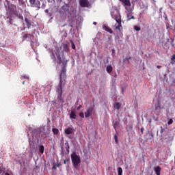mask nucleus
<instances>
[{
    "label": "nucleus",
    "instance_id": "31",
    "mask_svg": "<svg viewBox=\"0 0 175 175\" xmlns=\"http://www.w3.org/2000/svg\"><path fill=\"white\" fill-rule=\"evenodd\" d=\"M167 124L168 125H172V124H173V119H170Z\"/></svg>",
    "mask_w": 175,
    "mask_h": 175
},
{
    "label": "nucleus",
    "instance_id": "46",
    "mask_svg": "<svg viewBox=\"0 0 175 175\" xmlns=\"http://www.w3.org/2000/svg\"><path fill=\"white\" fill-rule=\"evenodd\" d=\"M2 173V169H0V174Z\"/></svg>",
    "mask_w": 175,
    "mask_h": 175
},
{
    "label": "nucleus",
    "instance_id": "38",
    "mask_svg": "<svg viewBox=\"0 0 175 175\" xmlns=\"http://www.w3.org/2000/svg\"><path fill=\"white\" fill-rule=\"evenodd\" d=\"M22 79H26L27 80H28V77H27V76H22Z\"/></svg>",
    "mask_w": 175,
    "mask_h": 175
},
{
    "label": "nucleus",
    "instance_id": "25",
    "mask_svg": "<svg viewBox=\"0 0 175 175\" xmlns=\"http://www.w3.org/2000/svg\"><path fill=\"white\" fill-rule=\"evenodd\" d=\"M65 146L67 152H69V148H70V147L69 146V143H68V142L65 143Z\"/></svg>",
    "mask_w": 175,
    "mask_h": 175
},
{
    "label": "nucleus",
    "instance_id": "37",
    "mask_svg": "<svg viewBox=\"0 0 175 175\" xmlns=\"http://www.w3.org/2000/svg\"><path fill=\"white\" fill-rule=\"evenodd\" d=\"M174 59H175V54H174V55H172V57H171V60H172V61H174Z\"/></svg>",
    "mask_w": 175,
    "mask_h": 175
},
{
    "label": "nucleus",
    "instance_id": "44",
    "mask_svg": "<svg viewBox=\"0 0 175 175\" xmlns=\"http://www.w3.org/2000/svg\"><path fill=\"white\" fill-rule=\"evenodd\" d=\"M45 13H49V10H46Z\"/></svg>",
    "mask_w": 175,
    "mask_h": 175
},
{
    "label": "nucleus",
    "instance_id": "45",
    "mask_svg": "<svg viewBox=\"0 0 175 175\" xmlns=\"http://www.w3.org/2000/svg\"><path fill=\"white\" fill-rule=\"evenodd\" d=\"M94 25H96V22L93 23Z\"/></svg>",
    "mask_w": 175,
    "mask_h": 175
},
{
    "label": "nucleus",
    "instance_id": "14",
    "mask_svg": "<svg viewBox=\"0 0 175 175\" xmlns=\"http://www.w3.org/2000/svg\"><path fill=\"white\" fill-rule=\"evenodd\" d=\"M76 117H77L76 112H75L74 111H72L70 114V118L71 120H76Z\"/></svg>",
    "mask_w": 175,
    "mask_h": 175
},
{
    "label": "nucleus",
    "instance_id": "48",
    "mask_svg": "<svg viewBox=\"0 0 175 175\" xmlns=\"http://www.w3.org/2000/svg\"><path fill=\"white\" fill-rule=\"evenodd\" d=\"M112 51H113V52H114V50H112Z\"/></svg>",
    "mask_w": 175,
    "mask_h": 175
},
{
    "label": "nucleus",
    "instance_id": "43",
    "mask_svg": "<svg viewBox=\"0 0 175 175\" xmlns=\"http://www.w3.org/2000/svg\"><path fill=\"white\" fill-rule=\"evenodd\" d=\"M126 59H131V57H126Z\"/></svg>",
    "mask_w": 175,
    "mask_h": 175
},
{
    "label": "nucleus",
    "instance_id": "29",
    "mask_svg": "<svg viewBox=\"0 0 175 175\" xmlns=\"http://www.w3.org/2000/svg\"><path fill=\"white\" fill-rule=\"evenodd\" d=\"M134 29H135V31H140V30H141V28H140V27H139V26H137V25H135V26H134Z\"/></svg>",
    "mask_w": 175,
    "mask_h": 175
},
{
    "label": "nucleus",
    "instance_id": "3",
    "mask_svg": "<svg viewBox=\"0 0 175 175\" xmlns=\"http://www.w3.org/2000/svg\"><path fill=\"white\" fill-rule=\"evenodd\" d=\"M70 157L73 167L75 168L77 167V166H79V165H80L81 162V159L80 158V156L77 155V153H76L75 152H73L71 154Z\"/></svg>",
    "mask_w": 175,
    "mask_h": 175
},
{
    "label": "nucleus",
    "instance_id": "19",
    "mask_svg": "<svg viewBox=\"0 0 175 175\" xmlns=\"http://www.w3.org/2000/svg\"><path fill=\"white\" fill-rule=\"evenodd\" d=\"M63 50L64 51H66V53H69V46H68L66 44H64L63 45Z\"/></svg>",
    "mask_w": 175,
    "mask_h": 175
},
{
    "label": "nucleus",
    "instance_id": "27",
    "mask_svg": "<svg viewBox=\"0 0 175 175\" xmlns=\"http://www.w3.org/2000/svg\"><path fill=\"white\" fill-rule=\"evenodd\" d=\"M114 139H115V143L116 144H118V137L117 136V135H114Z\"/></svg>",
    "mask_w": 175,
    "mask_h": 175
},
{
    "label": "nucleus",
    "instance_id": "11",
    "mask_svg": "<svg viewBox=\"0 0 175 175\" xmlns=\"http://www.w3.org/2000/svg\"><path fill=\"white\" fill-rule=\"evenodd\" d=\"M93 113H94V107H89L87 109V111L85 112V118H88L89 117H91Z\"/></svg>",
    "mask_w": 175,
    "mask_h": 175
},
{
    "label": "nucleus",
    "instance_id": "28",
    "mask_svg": "<svg viewBox=\"0 0 175 175\" xmlns=\"http://www.w3.org/2000/svg\"><path fill=\"white\" fill-rule=\"evenodd\" d=\"M71 47L72 50H75L76 49V45H75V43L73 42V41H71Z\"/></svg>",
    "mask_w": 175,
    "mask_h": 175
},
{
    "label": "nucleus",
    "instance_id": "15",
    "mask_svg": "<svg viewBox=\"0 0 175 175\" xmlns=\"http://www.w3.org/2000/svg\"><path fill=\"white\" fill-rule=\"evenodd\" d=\"M161 169L159 166L154 167V172L157 175H161Z\"/></svg>",
    "mask_w": 175,
    "mask_h": 175
},
{
    "label": "nucleus",
    "instance_id": "17",
    "mask_svg": "<svg viewBox=\"0 0 175 175\" xmlns=\"http://www.w3.org/2000/svg\"><path fill=\"white\" fill-rule=\"evenodd\" d=\"M114 109H116V110H120L121 108V104L120 103H116L113 104Z\"/></svg>",
    "mask_w": 175,
    "mask_h": 175
},
{
    "label": "nucleus",
    "instance_id": "13",
    "mask_svg": "<svg viewBox=\"0 0 175 175\" xmlns=\"http://www.w3.org/2000/svg\"><path fill=\"white\" fill-rule=\"evenodd\" d=\"M64 132L66 135H72L73 133V129L68 127Z\"/></svg>",
    "mask_w": 175,
    "mask_h": 175
},
{
    "label": "nucleus",
    "instance_id": "1",
    "mask_svg": "<svg viewBox=\"0 0 175 175\" xmlns=\"http://www.w3.org/2000/svg\"><path fill=\"white\" fill-rule=\"evenodd\" d=\"M51 57L52 59H55V57H57L59 64H64V66L62 68L61 73L59 75V83L56 88V91L57 92V98L58 99L62 98V88L65 87V84H66V62L67 61H65L61 58V50H59V48L56 46L55 48L54 51L52 52Z\"/></svg>",
    "mask_w": 175,
    "mask_h": 175
},
{
    "label": "nucleus",
    "instance_id": "41",
    "mask_svg": "<svg viewBox=\"0 0 175 175\" xmlns=\"http://www.w3.org/2000/svg\"><path fill=\"white\" fill-rule=\"evenodd\" d=\"M172 44V47H174V43H173V40H172V44Z\"/></svg>",
    "mask_w": 175,
    "mask_h": 175
},
{
    "label": "nucleus",
    "instance_id": "47",
    "mask_svg": "<svg viewBox=\"0 0 175 175\" xmlns=\"http://www.w3.org/2000/svg\"><path fill=\"white\" fill-rule=\"evenodd\" d=\"M25 81H23V84H25Z\"/></svg>",
    "mask_w": 175,
    "mask_h": 175
},
{
    "label": "nucleus",
    "instance_id": "23",
    "mask_svg": "<svg viewBox=\"0 0 175 175\" xmlns=\"http://www.w3.org/2000/svg\"><path fill=\"white\" fill-rule=\"evenodd\" d=\"M39 151H40V154H43L44 152V146L40 145L39 146Z\"/></svg>",
    "mask_w": 175,
    "mask_h": 175
},
{
    "label": "nucleus",
    "instance_id": "18",
    "mask_svg": "<svg viewBox=\"0 0 175 175\" xmlns=\"http://www.w3.org/2000/svg\"><path fill=\"white\" fill-rule=\"evenodd\" d=\"M104 29L105 31H107V32H109V33H114L113 30H111L109 26H104Z\"/></svg>",
    "mask_w": 175,
    "mask_h": 175
},
{
    "label": "nucleus",
    "instance_id": "34",
    "mask_svg": "<svg viewBox=\"0 0 175 175\" xmlns=\"http://www.w3.org/2000/svg\"><path fill=\"white\" fill-rule=\"evenodd\" d=\"M163 132H165V129H163L162 126H161V131L160 133L162 135V133H163Z\"/></svg>",
    "mask_w": 175,
    "mask_h": 175
},
{
    "label": "nucleus",
    "instance_id": "9",
    "mask_svg": "<svg viewBox=\"0 0 175 175\" xmlns=\"http://www.w3.org/2000/svg\"><path fill=\"white\" fill-rule=\"evenodd\" d=\"M79 5L81 8H88L90 1L88 0H79Z\"/></svg>",
    "mask_w": 175,
    "mask_h": 175
},
{
    "label": "nucleus",
    "instance_id": "7",
    "mask_svg": "<svg viewBox=\"0 0 175 175\" xmlns=\"http://www.w3.org/2000/svg\"><path fill=\"white\" fill-rule=\"evenodd\" d=\"M31 8H36L38 10L40 9V1L38 0H29Z\"/></svg>",
    "mask_w": 175,
    "mask_h": 175
},
{
    "label": "nucleus",
    "instance_id": "12",
    "mask_svg": "<svg viewBox=\"0 0 175 175\" xmlns=\"http://www.w3.org/2000/svg\"><path fill=\"white\" fill-rule=\"evenodd\" d=\"M25 21L27 28H31L32 24L31 23V20H29L27 16H25Z\"/></svg>",
    "mask_w": 175,
    "mask_h": 175
},
{
    "label": "nucleus",
    "instance_id": "35",
    "mask_svg": "<svg viewBox=\"0 0 175 175\" xmlns=\"http://www.w3.org/2000/svg\"><path fill=\"white\" fill-rule=\"evenodd\" d=\"M144 132V127H142L141 128V133H142V135H143Z\"/></svg>",
    "mask_w": 175,
    "mask_h": 175
},
{
    "label": "nucleus",
    "instance_id": "42",
    "mask_svg": "<svg viewBox=\"0 0 175 175\" xmlns=\"http://www.w3.org/2000/svg\"><path fill=\"white\" fill-rule=\"evenodd\" d=\"M157 68L158 69H161V68H162V66H157Z\"/></svg>",
    "mask_w": 175,
    "mask_h": 175
},
{
    "label": "nucleus",
    "instance_id": "33",
    "mask_svg": "<svg viewBox=\"0 0 175 175\" xmlns=\"http://www.w3.org/2000/svg\"><path fill=\"white\" fill-rule=\"evenodd\" d=\"M79 117H81V118H84V113L83 112L79 113Z\"/></svg>",
    "mask_w": 175,
    "mask_h": 175
},
{
    "label": "nucleus",
    "instance_id": "30",
    "mask_svg": "<svg viewBox=\"0 0 175 175\" xmlns=\"http://www.w3.org/2000/svg\"><path fill=\"white\" fill-rule=\"evenodd\" d=\"M41 8L42 9H44L46 8V1L42 3Z\"/></svg>",
    "mask_w": 175,
    "mask_h": 175
},
{
    "label": "nucleus",
    "instance_id": "10",
    "mask_svg": "<svg viewBox=\"0 0 175 175\" xmlns=\"http://www.w3.org/2000/svg\"><path fill=\"white\" fill-rule=\"evenodd\" d=\"M69 8H70V6L69 5V4H65L62 7V10L64 13V14H65L66 16V14H69L70 12H69Z\"/></svg>",
    "mask_w": 175,
    "mask_h": 175
},
{
    "label": "nucleus",
    "instance_id": "8",
    "mask_svg": "<svg viewBox=\"0 0 175 175\" xmlns=\"http://www.w3.org/2000/svg\"><path fill=\"white\" fill-rule=\"evenodd\" d=\"M121 2L122 5L125 8L126 10V8H131L132 4L131 3V0H119Z\"/></svg>",
    "mask_w": 175,
    "mask_h": 175
},
{
    "label": "nucleus",
    "instance_id": "26",
    "mask_svg": "<svg viewBox=\"0 0 175 175\" xmlns=\"http://www.w3.org/2000/svg\"><path fill=\"white\" fill-rule=\"evenodd\" d=\"M118 174L122 175V168L120 167H118Z\"/></svg>",
    "mask_w": 175,
    "mask_h": 175
},
{
    "label": "nucleus",
    "instance_id": "2",
    "mask_svg": "<svg viewBox=\"0 0 175 175\" xmlns=\"http://www.w3.org/2000/svg\"><path fill=\"white\" fill-rule=\"evenodd\" d=\"M111 16L113 20L116 21V24H115V31L118 29L119 32H121V27L122 25H121V14H120V11L118 10H114L111 12Z\"/></svg>",
    "mask_w": 175,
    "mask_h": 175
},
{
    "label": "nucleus",
    "instance_id": "20",
    "mask_svg": "<svg viewBox=\"0 0 175 175\" xmlns=\"http://www.w3.org/2000/svg\"><path fill=\"white\" fill-rule=\"evenodd\" d=\"M106 70H107V73H111L113 72V66H111L110 65L107 66Z\"/></svg>",
    "mask_w": 175,
    "mask_h": 175
},
{
    "label": "nucleus",
    "instance_id": "40",
    "mask_svg": "<svg viewBox=\"0 0 175 175\" xmlns=\"http://www.w3.org/2000/svg\"><path fill=\"white\" fill-rule=\"evenodd\" d=\"M82 106L81 105H79L77 108V110H80L81 109Z\"/></svg>",
    "mask_w": 175,
    "mask_h": 175
},
{
    "label": "nucleus",
    "instance_id": "32",
    "mask_svg": "<svg viewBox=\"0 0 175 175\" xmlns=\"http://www.w3.org/2000/svg\"><path fill=\"white\" fill-rule=\"evenodd\" d=\"M62 164L61 163V162H58V161H57L56 167H59V166H62Z\"/></svg>",
    "mask_w": 175,
    "mask_h": 175
},
{
    "label": "nucleus",
    "instance_id": "5",
    "mask_svg": "<svg viewBox=\"0 0 175 175\" xmlns=\"http://www.w3.org/2000/svg\"><path fill=\"white\" fill-rule=\"evenodd\" d=\"M6 2H7V5H5V8L7 12H9L10 14L14 13V8H16L14 7V5L10 3V2L8 0H6Z\"/></svg>",
    "mask_w": 175,
    "mask_h": 175
},
{
    "label": "nucleus",
    "instance_id": "4",
    "mask_svg": "<svg viewBox=\"0 0 175 175\" xmlns=\"http://www.w3.org/2000/svg\"><path fill=\"white\" fill-rule=\"evenodd\" d=\"M135 8H126V21H131V20H135V16H133V10Z\"/></svg>",
    "mask_w": 175,
    "mask_h": 175
},
{
    "label": "nucleus",
    "instance_id": "39",
    "mask_svg": "<svg viewBox=\"0 0 175 175\" xmlns=\"http://www.w3.org/2000/svg\"><path fill=\"white\" fill-rule=\"evenodd\" d=\"M52 169H54L55 170L57 169V165L54 164Z\"/></svg>",
    "mask_w": 175,
    "mask_h": 175
},
{
    "label": "nucleus",
    "instance_id": "21",
    "mask_svg": "<svg viewBox=\"0 0 175 175\" xmlns=\"http://www.w3.org/2000/svg\"><path fill=\"white\" fill-rule=\"evenodd\" d=\"M161 109H162V107H161V104L159 103H157L156 105H155V111H158V110H161Z\"/></svg>",
    "mask_w": 175,
    "mask_h": 175
},
{
    "label": "nucleus",
    "instance_id": "6",
    "mask_svg": "<svg viewBox=\"0 0 175 175\" xmlns=\"http://www.w3.org/2000/svg\"><path fill=\"white\" fill-rule=\"evenodd\" d=\"M34 36L32 34L27 33L23 37V40H29L31 42V49H33V41H32V39H33Z\"/></svg>",
    "mask_w": 175,
    "mask_h": 175
},
{
    "label": "nucleus",
    "instance_id": "16",
    "mask_svg": "<svg viewBox=\"0 0 175 175\" xmlns=\"http://www.w3.org/2000/svg\"><path fill=\"white\" fill-rule=\"evenodd\" d=\"M14 14H15V16H16V17H18V18H19V19L21 20L22 21H24V16H23L21 15V14H20V13H18V12H16V13H15Z\"/></svg>",
    "mask_w": 175,
    "mask_h": 175
},
{
    "label": "nucleus",
    "instance_id": "22",
    "mask_svg": "<svg viewBox=\"0 0 175 175\" xmlns=\"http://www.w3.org/2000/svg\"><path fill=\"white\" fill-rule=\"evenodd\" d=\"M120 126V122L118 121H113V128L114 129H117Z\"/></svg>",
    "mask_w": 175,
    "mask_h": 175
},
{
    "label": "nucleus",
    "instance_id": "24",
    "mask_svg": "<svg viewBox=\"0 0 175 175\" xmlns=\"http://www.w3.org/2000/svg\"><path fill=\"white\" fill-rule=\"evenodd\" d=\"M52 132L54 133V135H58V133H59V130H58L57 128H53Z\"/></svg>",
    "mask_w": 175,
    "mask_h": 175
},
{
    "label": "nucleus",
    "instance_id": "36",
    "mask_svg": "<svg viewBox=\"0 0 175 175\" xmlns=\"http://www.w3.org/2000/svg\"><path fill=\"white\" fill-rule=\"evenodd\" d=\"M66 162H69V159H67L64 160V165H66Z\"/></svg>",
    "mask_w": 175,
    "mask_h": 175
}]
</instances>
